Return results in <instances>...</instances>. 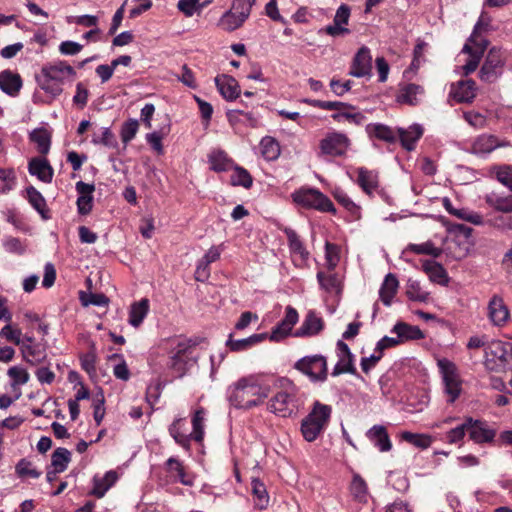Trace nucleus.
I'll return each mask as SVG.
<instances>
[{"label":"nucleus","instance_id":"f257e3e1","mask_svg":"<svg viewBox=\"0 0 512 512\" xmlns=\"http://www.w3.org/2000/svg\"><path fill=\"white\" fill-rule=\"evenodd\" d=\"M149 366L157 375L159 384L166 385L177 378H182L197 362L193 349L185 342L173 346L169 354L152 352L149 357Z\"/></svg>","mask_w":512,"mask_h":512},{"label":"nucleus","instance_id":"f03ea898","mask_svg":"<svg viewBox=\"0 0 512 512\" xmlns=\"http://www.w3.org/2000/svg\"><path fill=\"white\" fill-rule=\"evenodd\" d=\"M271 392L270 386L255 375L239 378L226 391L229 404L242 410H250L263 404Z\"/></svg>","mask_w":512,"mask_h":512},{"label":"nucleus","instance_id":"7ed1b4c3","mask_svg":"<svg viewBox=\"0 0 512 512\" xmlns=\"http://www.w3.org/2000/svg\"><path fill=\"white\" fill-rule=\"evenodd\" d=\"M491 25V18L482 13L479 20L474 26L473 32L465 45L462 48L461 53L458 55L457 61L462 65L457 66L456 71L464 76H468L473 73L482 58V55L487 48L488 40L484 34L489 30Z\"/></svg>","mask_w":512,"mask_h":512},{"label":"nucleus","instance_id":"20e7f679","mask_svg":"<svg viewBox=\"0 0 512 512\" xmlns=\"http://www.w3.org/2000/svg\"><path fill=\"white\" fill-rule=\"evenodd\" d=\"M75 76L76 71L72 66L65 61H57L44 65L37 81L43 91L55 98L63 92L64 83Z\"/></svg>","mask_w":512,"mask_h":512},{"label":"nucleus","instance_id":"39448f33","mask_svg":"<svg viewBox=\"0 0 512 512\" xmlns=\"http://www.w3.org/2000/svg\"><path fill=\"white\" fill-rule=\"evenodd\" d=\"M332 414L330 405L314 401L309 413L301 420L300 432L307 442H314L327 429Z\"/></svg>","mask_w":512,"mask_h":512},{"label":"nucleus","instance_id":"423d86ee","mask_svg":"<svg viewBox=\"0 0 512 512\" xmlns=\"http://www.w3.org/2000/svg\"><path fill=\"white\" fill-rule=\"evenodd\" d=\"M283 388L270 398L267 409L280 417H291L295 415L303 405L299 399L293 384L286 378L279 380Z\"/></svg>","mask_w":512,"mask_h":512},{"label":"nucleus","instance_id":"0eeeda50","mask_svg":"<svg viewBox=\"0 0 512 512\" xmlns=\"http://www.w3.org/2000/svg\"><path fill=\"white\" fill-rule=\"evenodd\" d=\"M291 198L297 206L304 209L328 212L333 215L337 212L333 202L316 188L301 187L291 194Z\"/></svg>","mask_w":512,"mask_h":512},{"label":"nucleus","instance_id":"6e6552de","mask_svg":"<svg viewBox=\"0 0 512 512\" xmlns=\"http://www.w3.org/2000/svg\"><path fill=\"white\" fill-rule=\"evenodd\" d=\"M512 361V346L500 340H491L484 352V366L491 372H505Z\"/></svg>","mask_w":512,"mask_h":512},{"label":"nucleus","instance_id":"1a4fd4ad","mask_svg":"<svg viewBox=\"0 0 512 512\" xmlns=\"http://www.w3.org/2000/svg\"><path fill=\"white\" fill-rule=\"evenodd\" d=\"M351 147L350 138L343 132L336 130L327 132L319 141V156L344 157Z\"/></svg>","mask_w":512,"mask_h":512},{"label":"nucleus","instance_id":"9d476101","mask_svg":"<svg viewBox=\"0 0 512 512\" xmlns=\"http://www.w3.org/2000/svg\"><path fill=\"white\" fill-rule=\"evenodd\" d=\"M254 4L250 0H233L230 10L221 16L218 25L228 32L240 28L249 18Z\"/></svg>","mask_w":512,"mask_h":512},{"label":"nucleus","instance_id":"9b49d317","mask_svg":"<svg viewBox=\"0 0 512 512\" xmlns=\"http://www.w3.org/2000/svg\"><path fill=\"white\" fill-rule=\"evenodd\" d=\"M294 367L306 375L312 382H324L327 379V359L323 355L305 356L299 359Z\"/></svg>","mask_w":512,"mask_h":512},{"label":"nucleus","instance_id":"f8f14e48","mask_svg":"<svg viewBox=\"0 0 512 512\" xmlns=\"http://www.w3.org/2000/svg\"><path fill=\"white\" fill-rule=\"evenodd\" d=\"M437 365L442 375L444 392L448 396V402L453 403L459 397L462 390L457 367L446 358L438 359Z\"/></svg>","mask_w":512,"mask_h":512},{"label":"nucleus","instance_id":"ddd939ff","mask_svg":"<svg viewBox=\"0 0 512 512\" xmlns=\"http://www.w3.org/2000/svg\"><path fill=\"white\" fill-rule=\"evenodd\" d=\"M505 62V51L495 47L491 48L480 69V79L488 83L495 82L502 75Z\"/></svg>","mask_w":512,"mask_h":512},{"label":"nucleus","instance_id":"4468645a","mask_svg":"<svg viewBox=\"0 0 512 512\" xmlns=\"http://www.w3.org/2000/svg\"><path fill=\"white\" fill-rule=\"evenodd\" d=\"M336 355L338 361L333 367L331 375L333 377H337L341 374L355 375L356 367L354 364V355L343 340H338L336 343Z\"/></svg>","mask_w":512,"mask_h":512},{"label":"nucleus","instance_id":"2eb2a0df","mask_svg":"<svg viewBox=\"0 0 512 512\" xmlns=\"http://www.w3.org/2000/svg\"><path fill=\"white\" fill-rule=\"evenodd\" d=\"M467 428L469 438L476 444L491 443L496 436V430L482 420H474L468 417Z\"/></svg>","mask_w":512,"mask_h":512},{"label":"nucleus","instance_id":"dca6fc26","mask_svg":"<svg viewBox=\"0 0 512 512\" xmlns=\"http://www.w3.org/2000/svg\"><path fill=\"white\" fill-rule=\"evenodd\" d=\"M488 318L493 326L503 327L510 319V311L502 297L494 295L488 303Z\"/></svg>","mask_w":512,"mask_h":512},{"label":"nucleus","instance_id":"f3484780","mask_svg":"<svg viewBox=\"0 0 512 512\" xmlns=\"http://www.w3.org/2000/svg\"><path fill=\"white\" fill-rule=\"evenodd\" d=\"M284 233L288 240V247L293 257L294 264L298 267H304L307 264L309 252L293 229L285 228Z\"/></svg>","mask_w":512,"mask_h":512},{"label":"nucleus","instance_id":"a211bd4d","mask_svg":"<svg viewBox=\"0 0 512 512\" xmlns=\"http://www.w3.org/2000/svg\"><path fill=\"white\" fill-rule=\"evenodd\" d=\"M372 71V56L370 49L361 47L355 54L349 71L351 76L356 78L370 76Z\"/></svg>","mask_w":512,"mask_h":512},{"label":"nucleus","instance_id":"6ab92c4d","mask_svg":"<svg viewBox=\"0 0 512 512\" xmlns=\"http://www.w3.org/2000/svg\"><path fill=\"white\" fill-rule=\"evenodd\" d=\"M24 361L31 365L43 363L46 359V350L39 343L35 342L34 337L29 336L19 348Z\"/></svg>","mask_w":512,"mask_h":512},{"label":"nucleus","instance_id":"aec40b11","mask_svg":"<svg viewBox=\"0 0 512 512\" xmlns=\"http://www.w3.org/2000/svg\"><path fill=\"white\" fill-rule=\"evenodd\" d=\"M362 191L372 196L379 189V175L376 170H370L366 167L356 169V180Z\"/></svg>","mask_w":512,"mask_h":512},{"label":"nucleus","instance_id":"412c9836","mask_svg":"<svg viewBox=\"0 0 512 512\" xmlns=\"http://www.w3.org/2000/svg\"><path fill=\"white\" fill-rule=\"evenodd\" d=\"M78 193L77 209L81 215L90 213L93 207V192L95 190L94 184H88L83 181H78L75 185Z\"/></svg>","mask_w":512,"mask_h":512},{"label":"nucleus","instance_id":"4be33fe9","mask_svg":"<svg viewBox=\"0 0 512 512\" xmlns=\"http://www.w3.org/2000/svg\"><path fill=\"white\" fill-rule=\"evenodd\" d=\"M367 439L380 451L388 452L392 449L387 429L383 425H374L366 431Z\"/></svg>","mask_w":512,"mask_h":512},{"label":"nucleus","instance_id":"5701e85b","mask_svg":"<svg viewBox=\"0 0 512 512\" xmlns=\"http://www.w3.org/2000/svg\"><path fill=\"white\" fill-rule=\"evenodd\" d=\"M323 328V319L315 311L310 310L295 335L297 337L315 336L320 333Z\"/></svg>","mask_w":512,"mask_h":512},{"label":"nucleus","instance_id":"b1692460","mask_svg":"<svg viewBox=\"0 0 512 512\" xmlns=\"http://www.w3.org/2000/svg\"><path fill=\"white\" fill-rule=\"evenodd\" d=\"M23 82L20 75L11 70H3L0 72V90L5 94L16 97L21 88Z\"/></svg>","mask_w":512,"mask_h":512},{"label":"nucleus","instance_id":"393cba45","mask_svg":"<svg viewBox=\"0 0 512 512\" xmlns=\"http://www.w3.org/2000/svg\"><path fill=\"white\" fill-rule=\"evenodd\" d=\"M508 142L500 140L493 135L482 134L472 144V151L477 155H484L492 152L498 147L507 146Z\"/></svg>","mask_w":512,"mask_h":512},{"label":"nucleus","instance_id":"a878e982","mask_svg":"<svg viewBox=\"0 0 512 512\" xmlns=\"http://www.w3.org/2000/svg\"><path fill=\"white\" fill-rule=\"evenodd\" d=\"M169 433L177 444L185 450L190 449V442L193 440L192 432L188 433V428L184 418H177L169 427Z\"/></svg>","mask_w":512,"mask_h":512},{"label":"nucleus","instance_id":"bb28decb","mask_svg":"<svg viewBox=\"0 0 512 512\" xmlns=\"http://www.w3.org/2000/svg\"><path fill=\"white\" fill-rule=\"evenodd\" d=\"M28 171L44 183H50L53 179V168L45 158H33L29 161Z\"/></svg>","mask_w":512,"mask_h":512},{"label":"nucleus","instance_id":"cd10ccee","mask_svg":"<svg viewBox=\"0 0 512 512\" xmlns=\"http://www.w3.org/2000/svg\"><path fill=\"white\" fill-rule=\"evenodd\" d=\"M215 84L223 98L228 101L235 100L240 94L238 83L232 77L226 75L217 76L215 78Z\"/></svg>","mask_w":512,"mask_h":512},{"label":"nucleus","instance_id":"c85d7f7f","mask_svg":"<svg viewBox=\"0 0 512 512\" xmlns=\"http://www.w3.org/2000/svg\"><path fill=\"white\" fill-rule=\"evenodd\" d=\"M398 134L402 147L407 151H412L415 149L417 141L423 135V128L419 124H413L407 129L399 128Z\"/></svg>","mask_w":512,"mask_h":512},{"label":"nucleus","instance_id":"c756f323","mask_svg":"<svg viewBox=\"0 0 512 512\" xmlns=\"http://www.w3.org/2000/svg\"><path fill=\"white\" fill-rule=\"evenodd\" d=\"M485 202L493 209L502 213L512 212V194L505 195L503 193L492 191L485 195Z\"/></svg>","mask_w":512,"mask_h":512},{"label":"nucleus","instance_id":"7c9ffc66","mask_svg":"<svg viewBox=\"0 0 512 512\" xmlns=\"http://www.w3.org/2000/svg\"><path fill=\"white\" fill-rule=\"evenodd\" d=\"M398 287L399 282L396 276L392 273H388L379 290V298L385 306H390L392 304Z\"/></svg>","mask_w":512,"mask_h":512},{"label":"nucleus","instance_id":"2f4dec72","mask_svg":"<svg viewBox=\"0 0 512 512\" xmlns=\"http://www.w3.org/2000/svg\"><path fill=\"white\" fill-rule=\"evenodd\" d=\"M391 333L396 334L398 338L401 339V343L424 338V333L418 326H413L405 322H397L391 329Z\"/></svg>","mask_w":512,"mask_h":512},{"label":"nucleus","instance_id":"473e14b6","mask_svg":"<svg viewBox=\"0 0 512 512\" xmlns=\"http://www.w3.org/2000/svg\"><path fill=\"white\" fill-rule=\"evenodd\" d=\"M118 475L115 471L110 470L103 477L94 476L93 489L91 494L97 498H102L105 493L115 484Z\"/></svg>","mask_w":512,"mask_h":512},{"label":"nucleus","instance_id":"72a5a7b5","mask_svg":"<svg viewBox=\"0 0 512 512\" xmlns=\"http://www.w3.org/2000/svg\"><path fill=\"white\" fill-rule=\"evenodd\" d=\"M210 168L215 172H225L233 167V160L221 149H215L208 155Z\"/></svg>","mask_w":512,"mask_h":512},{"label":"nucleus","instance_id":"f704fd0d","mask_svg":"<svg viewBox=\"0 0 512 512\" xmlns=\"http://www.w3.org/2000/svg\"><path fill=\"white\" fill-rule=\"evenodd\" d=\"M317 281L321 289L328 293L338 294L341 292V278L333 271H329L328 273L319 271L317 273Z\"/></svg>","mask_w":512,"mask_h":512},{"label":"nucleus","instance_id":"c9c22d12","mask_svg":"<svg viewBox=\"0 0 512 512\" xmlns=\"http://www.w3.org/2000/svg\"><path fill=\"white\" fill-rule=\"evenodd\" d=\"M0 337L6 340L7 342L12 343L20 348L26 341V338L29 336L24 335L22 330L18 327V325L12 323L11 320L1 328Z\"/></svg>","mask_w":512,"mask_h":512},{"label":"nucleus","instance_id":"e433bc0d","mask_svg":"<svg viewBox=\"0 0 512 512\" xmlns=\"http://www.w3.org/2000/svg\"><path fill=\"white\" fill-rule=\"evenodd\" d=\"M454 99L458 102H471L476 96V83L473 80H461L453 89Z\"/></svg>","mask_w":512,"mask_h":512},{"label":"nucleus","instance_id":"4c0bfd02","mask_svg":"<svg viewBox=\"0 0 512 512\" xmlns=\"http://www.w3.org/2000/svg\"><path fill=\"white\" fill-rule=\"evenodd\" d=\"M365 131L370 138H376L388 143H393L396 140L394 131L389 126L381 123L367 124Z\"/></svg>","mask_w":512,"mask_h":512},{"label":"nucleus","instance_id":"58836bf2","mask_svg":"<svg viewBox=\"0 0 512 512\" xmlns=\"http://www.w3.org/2000/svg\"><path fill=\"white\" fill-rule=\"evenodd\" d=\"M422 268L431 281L441 285L447 284V272L441 264L435 262L434 260H425L422 264Z\"/></svg>","mask_w":512,"mask_h":512},{"label":"nucleus","instance_id":"ea45409f","mask_svg":"<svg viewBox=\"0 0 512 512\" xmlns=\"http://www.w3.org/2000/svg\"><path fill=\"white\" fill-rule=\"evenodd\" d=\"M149 312V300L146 298L134 302L130 306L128 322L133 327H139Z\"/></svg>","mask_w":512,"mask_h":512},{"label":"nucleus","instance_id":"a19ab883","mask_svg":"<svg viewBox=\"0 0 512 512\" xmlns=\"http://www.w3.org/2000/svg\"><path fill=\"white\" fill-rule=\"evenodd\" d=\"M259 149L262 157L266 161L276 160L281 152L278 141L271 136H265L261 139Z\"/></svg>","mask_w":512,"mask_h":512},{"label":"nucleus","instance_id":"79ce46f5","mask_svg":"<svg viewBox=\"0 0 512 512\" xmlns=\"http://www.w3.org/2000/svg\"><path fill=\"white\" fill-rule=\"evenodd\" d=\"M333 120L337 122L347 121L351 124L360 126L366 122V116L359 111H355V108L347 105L343 111L332 114Z\"/></svg>","mask_w":512,"mask_h":512},{"label":"nucleus","instance_id":"37998d69","mask_svg":"<svg viewBox=\"0 0 512 512\" xmlns=\"http://www.w3.org/2000/svg\"><path fill=\"white\" fill-rule=\"evenodd\" d=\"M265 338L264 334H253L247 338L233 340L231 337L227 340L226 345L231 351L241 352L260 343Z\"/></svg>","mask_w":512,"mask_h":512},{"label":"nucleus","instance_id":"c03bdc74","mask_svg":"<svg viewBox=\"0 0 512 512\" xmlns=\"http://www.w3.org/2000/svg\"><path fill=\"white\" fill-rule=\"evenodd\" d=\"M30 140L37 145L41 154H47L51 146V133L44 128L34 129L30 135Z\"/></svg>","mask_w":512,"mask_h":512},{"label":"nucleus","instance_id":"a18cd8bd","mask_svg":"<svg viewBox=\"0 0 512 512\" xmlns=\"http://www.w3.org/2000/svg\"><path fill=\"white\" fill-rule=\"evenodd\" d=\"M93 144H101L108 148H117L118 142L109 127H101L97 131L94 132L92 137Z\"/></svg>","mask_w":512,"mask_h":512},{"label":"nucleus","instance_id":"49530a36","mask_svg":"<svg viewBox=\"0 0 512 512\" xmlns=\"http://www.w3.org/2000/svg\"><path fill=\"white\" fill-rule=\"evenodd\" d=\"M335 200L342 205L350 214L355 217L359 216L360 206H358L348 194L340 187H336L332 191Z\"/></svg>","mask_w":512,"mask_h":512},{"label":"nucleus","instance_id":"de8ad7c7","mask_svg":"<svg viewBox=\"0 0 512 512\" xmlns=\"http://www.w3.org/2000/svg\"><path fill=\"white\" fill-rule=\"evenodd\" d=\"M71 461V452L66 449L59 447L57 448L51 456V467L55 469L56 472H64L68 464Z\"/></svg>","mask_w":512,"mask_h":512},{"label":"nucleus","instance_id":"09e8293b","mask_svg":"<svg viewBox=\"0 0 512 512\" xmlns=\"http://www.w3.org/2000/svg\"><path fill=\"white\" fill-rule=\"evenodd\" d=\"M424 93L423 88L417 84H408L402 88L399 100L409 105H416L419 103V97Z\"/></svg>","mask_w":512,"mask_h":512},{"label":"nucleus","instance_id":"8fccbe9b","mask_svg":"<svg viewBox=\"0 0 512 512\" xmlns=\"http://www.w3.org/2000/svg\"><path fill=\"white\" fill-rule=\"evenodd\" d=\"M206 421V411L204 408H198L192 417V436L196 442H201L204 438V426Z\"/></svg>","mask_w":512,"mask_h":512},{"label":"nucleus","instance_id":"3c124183","mask_svg":"<svg viewBox=\"0 0 512 512\" xmlns=\"http://www.w3.org/2000/svg\"><path fill=\"white\" fill-rule=\"evenodd\" d=\"M252 492L254 496V505L256 508L263 510L268 506L269 496L265 485L258 479L252 481Z\"/></svg>","mask_w":512,"mask_h":512},{"label":"nucleus","instance_id":"603ef678","mask_svg":"<svg viewBox=\"0 0 512 512\" xmlns=\"http://www.w3.org/2000/svg\"><path fill=\"white\" fill-rule=\"evenodd\" d=\"M232 169L233 173L231 174L230 182L233 186H242L244 188L252 186V177L246 169L234 164Z\"/></svg>","mask_w":512,"mask_h":512},{"label":"nucleus","instance_id":"864d4df0","mask_svg":"<svg viewBox=\"0 0 512 512\" xmlns=\"http://www.w3.org/2000/svg\"><path fill=\"white\" fill-rule=\"evenodd\" d=\"M27 199L31 206L42 215L43 218H47L45 216L46 212V201L42 194L33 186H30L26 190Z\"/></svg>","mask_w":512,"mask_h":512},{"label":"nucleus","instance_id":"5fc2aeb1","mask_svg":"<svg viewBox=\"0 0 512 512\" xmlns=\"http://www.w3.org/2000/svg\"><path fill=\"white\" fill-rule=\"evenodd\" d=\"M350 491L356 500H358L359 502H366L368 488L366 482L364 481L363 478H361L360 475L354 474L350 485Z\"/></svg>","mask_w":512,"mask_h":512},{"label":"nucleus","instance_id":"6e6d98bb","mask_svg":"<svg viewBox=\"0 0 512 512\" xmlns=\"http://www.w3.org/2000/svg\"><path fill=\"white\" fill-rule=\"evenodd\" d=\"M401 438L415 447L426 449L432 444V437L427 434H417L409 431L401 433Z\"/></svg>","mask_w":512,"mask_h":512},{"label":"nucleus","instance_id":"4d7b16f0","mask_svg":"<svg viewBox=\"0 0 512 512\" xmlns=\"http://www.w3.org/2000/svg\"><path fill=\"white\" fill-rule=\"evenodd\" d=\"M406 295L410 300L417 302H426L429 298V293L422 289L418 281L412 279L408 280Z\"/></svg>","mask_w":512,"mask_h":512},{"label":"nucleus","instance_id":"13d9d810","mask_svg":"<svg viewBox=\"0 0 512 512\" xmlns=\"http://www.w3.org/2000/svg\"><path fill=\"white\" fill-rule=\"evenodd\" d=\"M139 130V122L136 119H129L125 121L120 130V137L124 144H128L136 136Z\"/></svg>","mask_w":512,"mask_h":512},{"label":"nucleus","instance_id":"bf43d9fd","mask_svg":"<svg viewBox=\"0 0 512 512\" xmlns=\"http://www.w3.org/2000/svg\"><path fill=\"white\" fill-rule=\"evenodd\" d=\"M407 249L416 254L430 255L433 257H439L442 253L441 248L434 246L431 241H427L420 244H409Z\"/></svg>","mask_w":512,"mask_h":512},{"label":"nucleus","instance_id":"052dcab7","mask_svg":"<svg viewBox=\"0 0 512 512\" xmlns=\"http://www.w3.org/2000/svg\"><path fill=\"white\" fill-rule=\"evenodd\" d=\"M79 299L83 306L94 305L98 307H103L108 304V298L101 293H86L81 291L79 293Z\"/></svg>","mask_w":512,"mask_h":512},{"label":"nucleus","instance_id":"680f3d73","mask_svg":"<svg viewBox=\"0 0 512 512\" xmlns=\"http://www.w3.org/2000/svg\"><path fill=\"white\" fill-rule=\"evenodd\" d=\"M8 376L11 379L12 386L24 385L29 381V373L22 366H12L8 369Z\"/></svg>","mask_w":512,"mask_h":512},{"label":"nucleus","instance_id":"e2e57ef3","mask_svg":"<svg viewBox=\"0 0 512 512\" xmlns=\"http://www.w3.org/2000/svg\"><path fill=\"white\" fill-rule=\"evenodd\" d=\"M16 185L13 169H0V194L11 191Z\"/></svg>","mask_w":512,"mask_h":512},{"label":"nucleus","instance_id":"0e129e2a","mask_svg":"<svg viewBox=\"0 0 512 512\" xmlns=\"http://www.w3.org/2000/svg\"><path fill=\"white\" fill-rule=\"evenodd\" d=\"M3 247L6 252L23 255L26 252L27 245L16 237H8L3 241Z\"/></svg>","mask_w":512,"mask_h":512},{"label":"nucleus","instance_id":"69168bd1","mask_svg":"<svg viewBox=\"0 0 512 512\" xmlns=\"http://www.w3.org/2000/svg\"><path fill=\"white\" fill-rule=\"evenodd\" d=\"M16 473L20 477H30L37 479L40 477L41 472L37 471L32 463L26 459H21L16 465Z\"/></svg>","mask_w":512,"mask_h":512},{"label":"nucleus","instance_id":"338daca9","mask_svg":"<svg viewBox=\"0 0 512 512\" xmlns=\"http://www.w3.org/2000/svg\"><path fill=\"white\" fill-rule=\"evenodd\" d=\"M177 8L186 17H191L196 12L201 11L203 5L200 3V0H179L177 3Z\"/></svg>","mask_w":512,"mask_h":512},{"label":"nucleus","instance_id":"774afa93","mask_svg":"<svg viewBox=\"0 0 512 512\" xmlns=\"http://www.w3.org/2000/svg\"><path fill=\"white\" fill-rule=\"evenodd\" d=\"M466 433H468L467 418L465 419V421L462 424L449 430L446 434V438H447L448 443L456 444L464 438Z\"/></svg>","mask_w":512,"mask_h":512}]
</instances>
